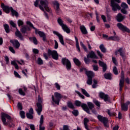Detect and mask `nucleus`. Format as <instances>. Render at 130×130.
Masks as SVG:
<instances>
[{
	"label": "nucleus",
	"instance_id": "1",
	"mask_svg": "<svg viewBox=\"0 0 130 130\" xmlns=\"http://www.w3.org/2000/svg\"><path fill=\"white\" fill-rule=\"evenodd\" d=\"M34 6L36 8L39 7L43 12H44V10H45L48 13H51L50 8L48 7V1L47 0H36L34 2Z\"/></svg>",
	"mask_w": 130,
	"mask_h": 130
},
{
	"label": "nucleus",
	"instance_id": "2",
	"mask_svg": "<svg viewBox=\"0 0 130 130\" xmlns=\"http://www.w3.org/2000/svg\"><path fill=\"white\" fill-rule=\"evenodd\" d=\"M2 120L4 125L9 126V127H13L15 124L12 123V117L7 114L3 113L2 115Z\"/></svg>",
	"mask_w": 130,
	"mask_h": 130
},
{
	"label": "nucleus",
	"instance_id": "3",
	"mask_svg": "<svg viewBox=\"0 0 130 130\" xmlns=\"http://www.w3.org/2000/svg\"><path fill=\"white\" fill-rule=\"evenodd\" d=\"M26 24L27 25L29 26V27L33 28V29H35L36 34H39L40 37H42L43 41H46V35H45V34L44 32L40 31H39V30L35 28L33 26V24L29 21H26Z\"/></svg>",
	"mask_w": 130,
	"mask_h": 130
},
{
	"label": "nucleus",
	"instance_id": "4",
	"mask_svg": "<svg viewBox=\"0 0 130 130\" xmlns=\"http://www.w3.org/2000/svg\"><path fill=\"white\" fill-rule=\"evenodd\" d=\"M61 98H62V95L58 92H54V95H52V102L55 103V104H57V105L59 104V101H60Z\"/></svg>",
	"mask_w": 130,
	"mask_h": 130
},
{
	"label": "nucleus",
	"instance_id": "5",
	"mask_svg": "<svg viewBox=\"0 0 130 130\" xmlns=\"http://www.w3.org/2000/svg\"><path fill=\"white\" fill-rule=\"evenodd\" d=\"M120 3L119 0H111V6L112 7V10L114 12L117 11V10H120L121 8L118 4Z\"/></svg>",
	"mask_w": 130,
	"mask_h": 130
},
{
	"label": "nucleus",
	"instance_id": "6",
	"mask_svg": "<svg viewBox=\"0 0 130 130\" xmlns=\"http://www.w3.org/2000/svg\"><path fill=\"white\" fill-rule=\"evenodd\" d=\"M115 55H118V54H120V56L123 59V60H125V49L124 48H120L115 51Z\"/></svg>",
	"mask_w": 130,
	"mask_h": 130
},
{
	"label": "nucleus",
	"instance_id": "7",
	"mask_svg": "<svg viewBox=\"0 0 130 130\" xmlns=\"http://www.w3.org/2000/svg\"><path fill=\"white\" fill-rule=\"evenodd\" d=\"M75 104L76 106H78V107L81 106V107L83 108L84 111H86L87 113L90 114V110L89 109V108H88V106H87V105H86L85 104H82V102H80L79 101H76L75 102Z\"/></svg>",
	"mask_w": 130,
	"mask_h": 130
},
{
	"label": "nucleus",
	"instance_id": "8",
	"mask_svg": "<svg viewBox=\"0 0 130 130\" xmlns=\"http://www.w3.org/2000/svg\"><path fill=\"white\" fill-rule=\"evenodd\" d=\"M57 22L59 25H60V26L62 27L64 32H66V33H68V34L71 33V30L69 28V27H68L67 25L63 24V21H62V20H61V19L58 18L57 20Z\"/></svg>",
	"mask_w": 130,
	"mask_h": 130
},
{
	"label": "nucleus",
	"instance_id": "9",
	"mask_svg": "<svg viewBox=\"0 0 130 130\" xmlns=\"http://www.w3.org/2000/svg\"><path fill=\"white\" fill-rule=\"evenodd\" d=\"M42 99L40 98V96H38V103L37 104L38 108L36 109L37 112L39 115H40L41 112L42 111Z\"/></svg>",
	"mask_w": 130,
	"mask_h": 130
},
{
	"label": "nucleus",
	"instance_id": "10",
	"mask_svg": "<svg viewBox=\"0 0 130 130\" xmlns=\"http://www.w3.org/2000/svg\"><path fill=\"white\" fill-rule=\"evenodd\" d=\"M61 61L62 64L66 67V69L68 70V71H70L72 68V64L71 63V61L67 59V58H62Z\"/></svg>",
	"mask_w": 130,
	"mask_h": 130
},
{
	"label": "nucleus",
	"instance_id": "11",
	"mask_svg": "<svg viewBox=\"0 0 130 130\" xmlns=\"http://www.w3.org/2000/svg\"><path fill=\"white\" fill-rule=\"evenodd\" d=\"M86 76L88 77L87 84L88 85H92V83H93L92 78L94 77V73L92 71H88V72H86Z\"/></svg>",
	"mask_w": 130,
	"mask_h": 130
},
{
	"label": "nucleus",
	"instance_id": "12",
	"mask_svg": "<svg viewBox=\"0 0 130 130\" xmlns=\"http://www.w3.org/2000/svg\"><path fill=\"white\" fill-rule=\"evenodd\" d=\"M48 55H51L52 58L55 59V60L58 59V53H57V51L55 50L52 51L50 49H48Z\"/></svg>",
	"mask_w": 130,
	"mask_h": 130
},
{
	"label": "nucleus",
	"instance_id": "13",
	"mask_svg": "<svg viewBox=\"0 0 130 130\" xmlns=\"http://www.w3.org/2000/svg\"><path fill=\"white\" fill-rule=\"evenodd\" d=\"M98 118L100 121H101V122H103L104 123V125L105 127H108V119L106 117H104L101 115H98Z\"/></svg>",
	"mask_w": 130,
	"mask_h": 130
},
{
	"label": "nucleus",
	"instance_id": "14",
	"mask_svg": "<svg viewBox=\"0 0 130 130\" xmlns=\"http://www.w3.org/2000/svg\"><path fill=\"white\" fill-rule=\"evenodd\" d=\"M17 63H19V64H21L22 66L25 64V62L23 60H20V61L14 60L11 61V64H12V66H14L16 70H18L19 66Z\"/></svg>",
	"mask_w": 130,
	"mask_h": 130
},
{
	"label": "nucleus",
	"instance_id": "15",
	"mask_svg": "<svg viewBox=\"0 0 130 130\" xmlns=\"http://www.w3.org/2000/svg\"><path fill=\"white\" fill-rule=\"evenodd\" d=\"M117 27L120 30H121L122 31H124V32H127V33H130V29L129 28H127V27L123 25L121 23H118L117 24Z\"/></svg>",
	"mask_w": 130,
	"mask_h": 130
},
{
	"label": "nucleus",
	"instance_id": "16",
	"mask_svg": "<svg viewBox=\"0 0 130 130\" xmlns=\"http://www.w3.org/2000/svg\"><path fill=\"white\" fill-rule=\"evenodd\" d=\"M121 7L122 9H121V12L122 13V14H124V15H126L127 14V11H126V9H128V6H127V4L125 3H122L121 5Z\"/></svg>",
	"mask_w": 130,
	"mask_h": 130
},
{
	"label": "nucleus",
	"instance_id": "17",
	"mask_svg": "<svg viewBox=\"0 0 130 130\" xmlns=\"http://www.w3.org/2000/svg\"><path fill=\"white\" fill-rule=\"evenodd\" d=\"M124 84V78L123 76V72L122 71L121 72V79L120 80V82H119V90L120 91V92H121V90H122V88L123 87V85Z\"/></svg>",
	"mask_w": 130,
	"mask_h": 130
},
{
	"label": "nucleus",
	"instance_id": "18",
	"mask_svg": "<svg viewBox=\"0 0 130 130\" xmlns=\"http://www.w3.org/2000/svg\"><path fill=\"white\" fill-rule=\"evenodd\" d=\"M53 34H55V35H56V36L58 37L59 40L61 44H62V45H64V42L63 41V37H62V36L57 31H53Z\"/></svg>",
	"mask_w": 130,
	"mask_h": 130
},
{
	"label": "nucleus",
	"instance_id": "19",
	"mask_svg": "<svg viewBox=\"0 0 130 130\" xmlns=\"http://www.w3.org/2000/svg\"><path fill=\"white\" fill-rule=\"evenodd\" d=\"M99 96L101 97L102 99H104V101L105 102H110V99H109V96L107 94H105L103 92H100L99 93Z\"/></svg>",
	"mask_w": 130,
	"mask_h": 130
},
{
	"label": "nucleus",
	"instance_id": "20",
	"mask_svg": "<svg viewBox=\"0 0 130 130\" xmlns=\"http://www.w3.org/2000/svg\"><path fill=\"white\" fill-rule=\"evenodd\" d=\"M87 58H94V59H98V56L95 53V52L91 51L87 55Z\"/></svg>",
	"mask_w": 130,
	"mask_h": 130
},
{
	"label": "nucleus",
	"instance_id": "21",
	"mask_svg": "<svg viewBox=\"0 0 130 130\" xmlns=\"http://www.w3.org/2000/svg\"><path fill=\"white\" fill-rule=\"evenodd\" d=\"M1 8L3 9L4 12L7 13V14H9V13H10V11H11V9H13L12 7H9V6L5 5L4 3L1 4Z\"/></svg>",
	"mask_w": 130,
	"mask_h": 130
},
{
	"label": "nucleus",
	"instance_id": "22",
	"mask_svg": "<svg viewBox=\"0 0 130 130\" xmlns=\"http://www.w3.org/2000/svg\"><path fill=\"white\" fill-rule=\"evenodd\" d=\"M10 42L15 48L18 49L20 47V43L17 40H11Z\"/></svg>",
	"mask_w": 130,
	"mask_h": 130
},
{
	"label": "nucleus",
	"instance_id": "23",
	"mask_svg": "<svg viewBox=\"0 0 130 130\" xmlns=\"http://www.w3.org/2000/svg\"><path fill=\"white\" fill-rule=\"evenodd\" d=\"M125 16L122 15L121 13H118L116 17V19L118 22H122L124 20Z\"/></svg>",
	"mask_w": 130,
	"mask_h": 130
},
{
	"label": "nucleus",
	"instance_id": "24",
	"mask_svg": "<svg viewBox=\"0 0 130 130\" xmlns=\"http://www.w3.org/2000/svg\"><path fill=\"white\" fill-rule=\"evenodd\" d=\"M53 5L54 6H56V13L58 14L60 12V10L59 9V3L56 1H53Z\"/></svg>",
	"mask_w": 130,
	"mask_h": 130
},
{
	"label": "nucleus",
	"instance_id": "25",
	"mask_svg": "<svg viewBox=\"0 0 130 130\" xmlns=\"http://www.w3.org/2000/svg\"><path fill=\"white\" fill-rule=\"evenodd\" d=\"M43 119L44 117L43 115L41 116V118L40 120V125H39V130H45V127L44 126H42V124H43Z\"/></svg>",
	"mask_w": 130,
	"mask_h": 130
},
{
	"label": "nucleus",
	"instance_id": "26",
	"mask_svg": "<svg viewBox=\"0 0 130 130\" xmlns=\"http://www.w3.org/2000/svg\"><path fill=\"white\" fill-rule=\"evenodd\" d=\"M30 30L31 29L30 28V27L26 25H23L22 27L21 28V31L22 32V33H23L24 34H25V33H27L28 31H30Z\"/></svg>",
	"mask_w": 130,
	"mask_h": 130
},
{
	"label": "nucleus",
	"instance_id": "27",
	"mask_svg": "<svg viewBox=\"0 0 130 130\" xmlns=\"http://www.w3.org/2000/svg\"><path fill=\"white\" fill-rule=\"evenodd\" d=\"M129 102H127L126 104H121V109L124 111H126L128 108V104H129Z\"/></svg>",
	"mask_w": 130,
	"mask_h": 130
},
{
	"label": "nucleus",
	"instance_id": "28",
	"mask_svg": "<svg viewBox=\"0 0 130 130\" xmlns=\"http://www.w3.org/2000/svg\"><path fill=\"white\" fill-rule=\"evenodd\" d=\"M80 29L82 34H84V35L88 34V31H87V29L86 28V27H85V26H80Z\"/></svg>",
	"mask_w": 130,
	"mask_h": 130
},
{
	"label": "nucleus",
	"instance_id": "29",
	"mask_svg": "<svg viewBox=\"0 0 130 130\" xmlns=\"http://www.w3.org/2000/svg\"><path fill=\"white\" fill-rule=\"evenodd\" d=\"M15 35L17 36V37H18L20 40H23L24 38H23V36H22V34H21V32L17 29L16 31L15 32Z\"/></svg>",
	"mask_w": 130,
	"mask_h": 130
},
{
	"label": "nucleus",
	"instance_id": "30",
	"mask_svg": "<svg viewBox=\"0 0 130 130\" xmlns=\"http://www.w3.org/2000/svg\"><path fill=\"white\" fill-rule=\"evenodd\" d=\"M109 40H113L114 41H118L119 38L118 36H114L109 37Z\"/></svg>",
	"mask_w": 130,
	"mask_h": 130
},
{
	"label": "nucleus",
	"instance_id": "31",
	"mask_svg": "<svg viewBox=\"0 0 130 130\" xmlns=\"http://www.w3.org/2000/svg\"><path fill=\"white\" fill-rule=\"evenodd\" d=\"M75 39L76 40V48H77L78 51L80 52L81 51V49H80V46H79V40H78V38L76 36H75Z\"/></svg>",
	"mask_w": 130,
	"mask_h": 130
},
{
	"label": "nucleus",
	"instance_id": "32",
	"mask_svg": "<svg viewBox=\"0 0 130 130\" xmlns=\"http://www.w3.org/2000/svg\"><path fill=\"white\" fill-rule=\"evenodd\" d=\"M112 76L111 73H107L104 75V77L107 80H111Z\"/></svg>",
	"mask_w": 130,
	"mask_h": 130
},
{
	"label": "nucleus",
	"instance_id": "33",
	"mask_svg": "<svg viewBox=\"0 0 130 130\" xmlns=\"http://www.w3.org/2000/svg\"><path fill=\"white\" fill-rule=\"evenodd\" d=\"M67 106L69 108H71V109H74L75 108V106H74V104H73V103L71 102H68L67 103Z\"/></svg>",
	"mask_w": 130,
	"mask_h": 130
},
{
	"label": "nucleus",
	"instance_id": "34",
	"mask_svg": "<svg viewBox=\"0 0 130 130\" xmlns=\"http://www.w3.org/2000/svg\"><path fill=\"white\" fill-rule=\"evenodd\" d=\"M100 49H101L102 52H103L104 53L106 52V48H105L103 44H102L100 46Z\"/></svg>",
	"mask_w": 130,
	"mask_h": 130
},
{
	"label": "nucleus",
	"instance_id": "35",
	"mask_svg": "<svg viewBox=\"0 0 130 130\" xmlns=\"http://www.w3.org/2000/svg\"><path fill=\"white\" fill-rule=\"evenodd\" d=\"M11 12L13 16H15V17H18V16H19L18 12H17V11H16L15 10H14L13 8L11 9Z\"/></svg>",
	"mask_w": 130,
	"mask_h": 130
},
{
	"label": "nucleus",
	"instance_id": "36",
	"mask_svg": "<svg viewBox=\"0 0 130 130\" xmlns=\"http://www.w3.org/2000/svg\"><path fill=\"white\" fill-rule=\"evenodd\" d=\"M82 93L86 97H90V94L84 89L81 88Z\"/></svg>",
	"mask_w": 130,
	"mask_h": 130
},
{
	"label": "nucleus",
	"instance_id": "37",
	"mask_svg": "<svg viewBox=\"0 0 130 130\" xmlns=\"http://www.w3.org/2000/svg\"><path fill=\"white\" fill-rule=\"evenodd\" d=\"M73 60H74L75 64H76V66H80L81 62H80V60H79V59H77L76 58H74L73 59Z\"/></svg>",
	"mask_w": 130,
	"mask_h": 130
},
{
	"label": "nucleus",
	"instance_id": "38",
	"mask_svg": "<svg viewBox=\"0 0 130 130\" xmlns=\"http://www.w3.org/2000/svg\"><path fill=\"white\" fill-rule=\"evenodd\" d=\"M17 24H18V27H21V26H23L24 25V22L23 21V20L21 19H19L17 21Z\"/></svg>",
	"mask_w": 130,
	"mask_h": 130
},
{
	"label": "nucleus",
	"instance_id": "39",
	"mask_svg": "<svg viewBox=\"0 0 130 130\" xmlns=\"http://www.w3.org/2000/svg\"><path fill=\"white\" fill-rule=\"evenodd\" d=\"M4 28L6 33H9L10 32V28H9V25L6 24H4Z\"/></svg>",
	"mask_w": 130,
	"mask_h": 130
},
{
	"label": "nucleus",
	"instance_id": "40",
	"mask_svg": "<svg viewBox=\"0 0 130 130\" xmlns=\"http://www.w3.org/2000/svg\"><path fill=\"white\" fill-rule=\"evenodd\" d=\"M29 40H30V41H32L34 44L36 45L38 44L37 39H36V38L35 37L29 38Z\"/></svg>",
	"mask_w": 130,
	"mask_h": 130
},
{
	"label": "nucleus",
	"instance_id": "41",
	"mask_svg": "<svg viewBox=\"0 0 130 130\" xmlns=\"http://www.w3.org/2000/svg\"><path fill=\"white\" fill-rule=\"evenodd\" d=\"M87 105H88L89 109H93V108H94V105L93 104V103H92L91 102H88Z\"/></svg>",
	"mask_w": 130,
	"mask_h": 130
},
{
	"label": "nucleus",
	"instance_id": "42",
	"mask_svg": "<svg viewBox=\"0 0 130 130\" xmlns=\"http://www.w3.org/2000/svg\"><path fill=\"white\" fill-rule=\"evenodd\" d=\"M54 87L55 88L57 89V90H60V85H59V84H58V83H55Z\"/></svg>",
	"mask_w": 130,
	"mask_h": 130
},
{
	"label": "nucleus",
	"instance_id": "43",
	"mask_svg": "<svg viewBox=\"0 0 130 130\" xmlns=\"http://www.w3.org/2000/svg\"><path fill=\"white\" fill-rule=\"evenodd\" d=\"M75 92L76 93H77V94H78V95L79 96V97H80V98H82V99H85V96L83 94L80 93L79 91L76 90Z\"/></svg>",
	"mask_w": 130,
	"mask_h": 130
},
{
	"label": "nucleus",
	"instance_id": "44",
	"mask_svg": "<svg viewBox=\"0 0 130 130\" xmlns=\"http://www.w3.org/2000/svg\"><path fill=\"white\" fill-rule=\"evenodd\" d=\"M80 45H81V46H82V47H83V48L85 50V51H86V52L88 51V49L86 47V46H85V45L84 44H83V42H80Z\"/></svg>",
	"mask_w": 130,
	"mask_h": 130
},
{
	"label": "nucleus",
	"instance_id": "45",
	"mask_svg": "<svg viewBox=\"0 0 130 130\" xmlns=\"http://www.w3.org/2000/svg\"><path fill=\"white\" fill-rule=\"evenodd\" d=\"M37 62L38 64H40V65L43 64V60H42V59L41 58H38Z\"/></svg>",
	"mask_w": 130,
	"mask_h": 130
},
{
	"label": "nucleus",
	"instance_id": "46",
	"mask_svg": "<svg viewBox=\"0 0 130 130\" xmlns=\"http://www.w3.org/2000/svg\"><path fill=\"white\" fill-rule=\"evenodd\" d=\"M113 73L115 75H118V70H117V68L116 67H114L113 69Z\"/></svg>",
	"mask_w": 130,
	"mask_h": 130
},
{
	"label": "nucleus",
	"instance_id": "47",
	"mask_svg": "<svg viewBox=\"0 0 130 130\" xmlns=\"http://www.w3.org/2000/svg\"><path fill=\"white\" fill-rule=\"evenodd\" d=\"M96 53H97L98 55H99V56L101 58H102L103 57V54H102V52H100V51H99V50L96 51Z\"/></svg>",
	"mask_w": 130,
	"mask_h": 130
},
{
	"label": "nucleus",
	"instance_id": "48",
	"mask_svg": "<svg viewBox=\"0 0 130 130\" xmlns=\"http://www.w3.org/2000/svg\"><path fill=\"white\" fill-rule=\"evenodd\" d=\"M93 82L94 84L92 85V88H96V87H97L98 81L95 79H94L93 80Z\"/></svg>",
	"mask_w": 130,
	"mask_h": 130
},
{
	"label": "nucleus",
	"instance_id": "49",
	"mask_svg": "<svg viewBox=\"0 0 130 130\" xmlns=\"http://www.w3.org/2000/svg\"><path fill=\"white\" fill-rule=\"evenodd\" d=\"M84 61L85 62V63H86L87 64H89V63H90V59H89V58L88 57H84Z\"/></svg>",
	"mask_w": 130,
	"mask_h": 130
},
{
	"label": "nucleus",
	"instance_id": "50",
	"mask_svg": "<svg viewBox=\"0 0 130 130\" xmlns=\"http://www.w3.org/2000/svg\"><path fill=\"white\" fill-rule=\"evenodd\" d=\"M20 115L21 118H25V112L23 111L20 112Z\"/></svg>",
	"mask_w": 130,
	"mask_h": 130
},
{
	"label": "nucleus",
	"instance_id": "51",
	"mask_svg": "<svg viewBox=\"0 0 130 130\" xmlns=\"http://www.w3.org/2000/svg\"><path fill=\"white\" fill-rule=\"evenodd\" d=\"M80 72L81 73H82V72H85L86 75H87V72H88L89 71H87V69L86 68H81L80 69Z\"/></svg>",
	"mask_w": 130,
	"mask_h": 130
},
{
	"label": "nucleus",
	"instance_id": "52",
	"mask_svg": "<svg viewBox=\"0 0 130 130\" xmlns=\"http://www.w3.org/2000/svg\"><path fill=\"white\" fill-rule=\"evenodd\" d=\"M26 116L27 118H29V119H32V118H33V115H32V114H30L29 113H26Z\"/></svg>",
	"mask_w": 130,
	"mask_h": 130
},
{
	"label": "nucleus",
	"instance_id": "53",
	"mask_svg": "<svg viewBox=\"0 0 130 130\" xmlns=\"http://www.w3.org/2000/svg\"><path fill=\"white\" fill-rule=\"evenodd\" d=\"M72 113L75 116H78V114H79V111L77 110H74L73 111H72Z\"/></svg>",
	"mask_w": 130,
	"mask_h": 130
},
{
	"label": "nucleus",
	"instance_id": "54",
	"mask_svg": "<svg viewBox=\"0 0 130 130\" xmlns=\"http://www.w3.org/2000/svg\"><path fill=\"white\" fill-rule=\"evenodd\" d=\"M14 74L16 78H18L19 79L21 78V76H20V75H19V73H18V72L14 71Z\"/></svg>",
	"mask_w": 130,
	"mask_h": 130
},
{
	"label": "nucleus",
	"instance_id": "55",
	"mask_svg": "<svg viewBox=\"0 0 130 130\" xmlns=\"http://www.w3.org/2000/svg\"><path fill=\"white\" fill-rule=\"evenodd\" d=\"M10 24L12 26V27H14V28H16V27H17V24H16V23H15L13 21H11L10 22Z\"/></svg>",
	"mask_w": 130,
	"mask_h": 130
},
{
	"label": "nucleus",
	"instance_id": "56",
	"mask_svg": "<svg viewBox=\"0 0 130 130\" xmlns=\"http://www.w3.org/2000/svg\"><path fill=\"white\" fill-rule=\"evenodd\" d=\"M54 48L55 49H57L58 48V43H57V41L56 40H54Z\"/></svg>",
	"mask_w": 130,
	"mask_h": 130
},
{
	"label": "nucleus",
	"instance_id": "57",
	"mask_svg": "<svg viewBox=\"0 0 130 130\" xmlns=\"http://www.w3.org/2000/svg\"><path fill=\"white\" fill-rule=\"evenodd\" d=\"M101 18H102V20H103V22H104V23H106V22H107L106 16H105V15H102Z\"/></svg>",
	"mask_w": 130,
	"mask_h": 130
},
{
	"label": "nucleus",
	"instance_id": "58",
	"mask_svg": "<svg viewBox=\"0 0 130 130\" xmlns=\"http://www.w3.org/2000/svg\"><path fill=\"white\" fill-rule=\"evenodd\" d=\"M108 114L110 116H115V113L110 112V110H108Z\"/></svg>",
	"mask_w": 130,
	"mask_h": 130
},
{
	"label": "nucleus",
	"instance_id": "59",
	"mask_svg": "<svg viewBox=\"0 0 130 130\" xmlns=\"http://www.w3.org/2000/svg\"><path fill=\"white\" fill-rule=\"evenodd\" d=\"M93 102L95 104V105H96V106H98L99 107H100V103L98 102V101L94 100Z\"/></svg>",
	"mask_w": 130,
	"mask_h": 130
},
{
	"label": "nucleus",
	"instance_id": "60",
	"mask_svg": "<svg viewBox=\"0 0 130 130\" xmlns=\"http://www.w3.org/2000/svg\"><path fill=\"white\" fill-rule=\"evenodd\" d=\"M19 94H20V95H22V96H25V92H24V91H23L22 89H19Z\"/></svg>",
	"mask_w": 130,
	"mask_h": 130
},
{
	"label": "nucleus",
	"instance_id": "61",
	"mask_svg": "<svg viewBox=\"0 0 130 130\" xmlns=\"http://www.w3.org/2000/svg\"><path fill=\"white\" fill-rule=\"evenodd\" d=\"M99 63L100 64V66H101V67H102V68L105 66H106V64L104 63V62L101 61H99Z\"/></svg>",
	"mask_w": 130,
	"mask_h": 130
},
{
	"label": "nucleus",
	"instance_id": "62",
	"mask_svg": "<svg viewBox=\"0 0 130 130\" xmlns=\"http://www.w3.org/2000/svg\"><path fill=\"white\" fill-rule=\"evenodd\" d=\"M17 107H18V109H20V110H22V104H21L20 103H18L17 104Z\"/></svg>",
	"mask_w": 130,
	"mask_h": 130
},
{
	"label": "nucleus",
	"instance_id": "63",
	"mask_svg": "<svg viewBox=\"0 0 130 130\" xmlns=\"http://www.w3.org/2000/svg\"><path fill=\"white\" fill-rule=\"evenodd\" d=\"M63 130H70L69 126L64 125L63 126Z\"/></svg>",
	"mask_w": 130,
	"mask_h": 130
},
{
	"label": "nucleus",
	"instance_id": "64",
	"mask_svg": "<svg viewBox=\"0 0 130 130\" xmlns=\"http://www.w3.org/2000/svg\"><path fill=\"white\" fill-rule=\"evenodd\" d=\"M9 50H10L12 53H15V50L14 49L13 47H9Z\"/></svg>",
	"mask_w": 130,
	"mask_h": 130
}]
</instances>
